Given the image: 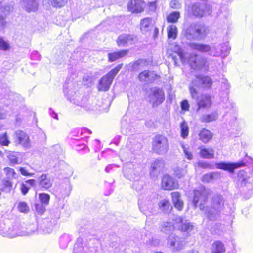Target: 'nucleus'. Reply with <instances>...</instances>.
Segmentation results:
<instances>
[{"label": "nucleus", "instance_id": "obj_23", "mask_svg": "<svg viewBox=\"0 0 253 253\" xmlns=\"http://www.w3.org/2000/svg\"><path fill=\"white\" fill-rule=\"evenodd\" d=\"M39 187L43 190H47L52 186L53 180L47 174H42L38 178Z\"/></svg>", "mask_w": 253, "mask_h": 253}, {"label": "nucleus", "instance_id": "obj_29", "mask_svg": "<svg viewBox=\"0 0 253 253\" xmlns=\"http://www.w3.org/2000/svg\"><path fill=\"white\" fill-rule=\"evenodd\" d=\"M153 24L154 21L152 18H145L140 21V29L142 32H147L152 28Z\"/></svg>", "mask_w": 253, "mask_h": 253}, {"label": "nucleus", "instance_id": "obj_30", "mask_svg": "<svg viewBox=\"0 0 253 253\" xmlns=\"http://www.w3.org/2000/svg\"><path fill=\"white\" fill-rule=\"evenodd\" d=\"M99 75L98 72H87L85 74L83 78V83L84 85H90L95 80L98 75Z\"/></svg>", "mask_w": 253, "mask_h": 253}, {"label": "nucleus", "instance_id": "obj_52", "mask_svg": "<svg viewBox=\"0 0 253 253\" xmlns=\"http://www.w3.org/2000/svg\"><path fill=\"white\" fill-rule=\"evenodd\" d=\"M17 209L19 212L26 213L29 211V207L25 202H20L18 204Z\"/></svg>", "mask_w": 253, "mask_h": 253}, {"label": "nucleus", "instance_id": "obj_25", "mask_svg": "<svg viewBox=\"0 0 253 253\" xmlns=\"http://www.w3.org/2000/svg\"><path fill=\"white\" fill-rule=\"evenodd\" d=\"M230 47L229 46L228 42H224L220 44V49L217 50L213 49L212 51V56H221L222 58L226 57L229 53Z\"/></svg>", "mask_w": 253, "mask_h": 253}, {"label": "nucleus", "instance_id": "obj_41", "mask_svg": "<svg viewBox=\"0 0 253 253\" xmlns=\"http://www.w3.org/2000/svg\"><path fill=\"white\" fill-rule=\"evenodd\" d=\"M79 135L77 137L79 138L76 139L77 140H79L80 139H83L84 138L83 141H86L88 137V136L91 134V131L86 128H82L78 131Z\"/></svg>", "mask_w": 253, "mask_h": 253}, {"label": "nucleus", "instance_id": "obj_6", "mask_svg": "<svg viewBox=\"0 0 253 253\" xmlns=\"http://www.w3.org/2000/svg\"><path fill=\"white\" fill-rule=\"evenodd\" d=\"M122 64L118 65L101 78L97 87L99 91H107L109 89L114 77L122 68Z\"/></svg>", "mask_w": 253, "mask_h": 253}, {"label": "nucleus", "instance_id": "obj_33", "mask_svg": "<svg viewBox=\"0 0 253 253\" xmlns=\"http://www.w3.org/2000/svg\"><path fill=\"white\" fill-rule=\"evenodd\" d=\"M12 187V183L10 180L3 179L0 183V195L2 193H7L10 192Z\"/></svg>", "mask_w": 253, "mask_h": 253}, {"label": "nucleus", "instance_id": "obj_39", "mask_svg": "<svg viewBox=\"0 0 253 253\" xmlns=\"http://www.w3.org/2000/svg\"><path fill=\"white\" fill-rule=\"evenodd\" d=\"M19 153L15 152H10L7 153V155L11 165H14L21 163V160L19 158Z\"/></svg>", "mask_w": 253, "mask_h": 253}, {"label": "nucleus", "instance_id": "obj_1", "mask_svg": "<svg viewBox=\"0 0 253 253\" xmlns=\"http://www.w3.org/2000/svg\"><path fill=\"white\" fill-rule=\"evenodd\" d=\"M167 54L172 57L175 65H178V61L180 60L183 63H185L187 62H189L191 67L194 69L204 72L208 70L209 66L205 59L195 55H191L189 60L188 61L180 46L176 44H172L169 46L167 50Z\"/></svg>", "mask_w": 253, "mask_h": 253}, {"label": "nucleus", "instance_id": "obj_54", "mask_svg": "<svg viewBox=\"0 0 253 253\" xmlns=\"http://www.w3.org/2000/svg\"><path fill=\"white\" fill-rule=\"evenodd\" d=\"M4 171L7 177V179L9 180L10 178H15L16 174L13 169L7 167L4 169Z\"/></svg>", "mask_w": 253, "mask_h": 253}, {"label": "nucleus", "instance_id": "obj_56", "mask_svg": "<svg viewBox=\"0 0 253 253\" xmlns=\"http://www.w3.org/2000/svg\"><path fill=\"white\" fill-rule=\"evenodd\" d=\"M54 7H62L67 2V0H48Z\"/></svg>", "mask_w": 253, "mask_h": 253}, {"label": "nucleus", "instance_id": "obj_40", "mask_svg": "<svg viewBox=\"0 0 253 253\" xmlns=\"http://www.w3.org/2000/svg\"><path fill=\"white\" fill-rule=\"evenodd\" d=\"M127 53L126 50H121L118 52H115L108 54L109 61L113 62L120 58L125 56Z\"/></svg>", "mask_w": 253, "mask_h": 253}, {"label": "nucleus", "instance_id": "obj_36", "mask_svg": "<svg viewBox=\"0 0 253 253\" xmlns=\"http://www.w3.org/2000/svg\"><path fill=\"white\" fill-rule=\"evenodd\" d=\"M200 156L205 159H213L214 157V150L212 148H201L200 152Z\"/></svg>", "mask_w": 253, "mask_h": 253}, {"label": "nucleus", "instance_id": "obj_7", "mask_svg": "<svg viewBox=\"0 0 253 253\" xmlns=\"http://www.w3.org/2000/svg\"><path fill=\"white\" fill-rule=\"evenodd\" d=\"M210 193L211 190L205 188L204 187L195 190L192 201L195 208L199 206L201 210H204L205 208L204 205L207 201Z\"/></svg>", "mask_w": 253, "mask_h": 253}, {"label": "nucleus", "instance_id": "obj_11", "mask_svg": "<svg viewBox=\"0 0 253 253\" xmlns=\"http://www.w3.org/2000/svg\"><path fill=\"white\" fill-rule=\"evenodd\" d=\"M211 12L210 6L206 4L197 2L193 4L191 7V13L196 17H202L210 15Z\"/></svg>", "mask_w": 253, "mask_h": 253}, {"label": "nucleus", "instance_id": "obj_45", "mask_svg": "<svg viewBox=\"0 0 253 253\" xmlns=\"http://www.w3.org/2000/svg\"><path fill=\"white\" fill-rule=\"evenodd\" d=\"M159 207L165 212H167L172 209L169 202L166 199L161 200L159 203Z\"/></svg>", "mask_w": 253, "mask_h": 253}, {"label": "nucleus", "instance_id": "obj_47", "mask_svg": "<svg viewBox=\"0 0 253 253\" xmlns=\"http://www.w3.org/2000/svg\"><path fill=\"white\" fill-rule=\"evenodd\" d=\"M131 128V126L126 123V119H123L121 122L122 133L125 135H126L130 131Z\"/></svg>", "mask_w": 253, "mask_h": 253}, {"label": "nucleus", "instance_id": "obj_38", "mask_svg": "<svg viewBox=\"0 0 253 253\" xmlns=\"http://www.w3.org/2000/svg\"><path fill=\"white\" fill-rule=\"evenodd\" d=\"M35 180L30 179L25 181L20 185V190L23 195H26L29 191L30 187L34 185Z\"/></svg>", "mask_w": 253, "mask_h": 253}, {"label": "nucleus", "instance_id": "obj_55", "mask_svg": "<svg viewBox=\"0 0 253 253\" xmlns=\"http://www.w3.org/2000/svg\"><path fill=\"white\" fill-rule=\"evenodd\" d=\"M44 204L42 203H37L35 205V210L36 212L40 215L44 213L45 211V207Z\"/></svg>", "mask_w": 253, "mask_h": 253}, {"label": "nucleus", "instance_id": "obj_58", "mask_svg": "<svg viewBox=\"0 0 253 253\" xmlns=\"http://www.w3.org/2000/svg\"><path fill=\"white\" fill-rule=\"evenodd\" d=\"M134 182L132 184V188L135 189L136 191H140L143 186V183L142 181H138V179L134 180Z\"/></svg>", "mask_w": 253, "mask_h": 253}, {"label": "nucleus", "instance_id": "obj_44", "mask_svg": "<svg viewBox=\"0 0 253 253\" xmlns=\"http://www.w3.org/2000/svg\"><path fill=\"white\" fill-rule=\"evenodd\" d=\"M70 237L68 234L62 235L59 239L60 247L62 249H66L70 241Z\"/></svg>", "mask_w": 253, "mask_h": 253}, {"label": "nucleus", "instance_id": "obj_50", "mask_svg": "<svg viewBox=\"0 0 253 253\" xmlns=\"http://www.w3.org/2000/svg\"><path fill=\"white\" fill-rule=\"evenodd\" d=\"M181 146L183 149L185 157L189 160L193 159V155L192 152L190 150L189 147L184 145L183 143H181Z\"/></svg>", "mask_w": 253, "mask_h": 253}, {"label": "nucleus", "instance_id": "obj_63", "mask_svg": "<svg viewBox=\"0 0 253 253\" xmlns=\"http://www.w3.org/2000/svg\"><path fill=\"white\" fill-rule=\"evenodd\" d=\"M31 59L33 60L39 61L41 60V55L36 51H33L31 54Z\"/></svg>", "mask_w": 253, "mask_h": 253}, {"label": "nucleus", "instance_id": "obj_34", "mask_svg": "<svg viewBox=\"0 0 253 253\" xmlns=\"http://www.w3.org/2000/svg\"><path fill=\"white\" fill-rule=\"evenodd\" d=\"M199 139L203 143H208L212 137L211 132L206 128H203L199 133Z\"/></svg>", "mask_w": 253, "mask_h": 253}, {"label": "nucleus", "instance_id": "obj_62", "mask_svg": "<svg viewBox=\"0 0 253 253\" xmlns=\"http://www.w3.org/2000/svg\"><path fill=\"white\" fill-rule=\"evenodd\" d=\"M199 166L202 168H209L211 169H215L214 166L212 165H211L209 163H208L206 162H199Z\"/></svg>", "mask_w": 253, "mask_h": 253}, {"label": "nucleus", "instance_id": "obj_2", "mask_svg": "<svg viewBox=\"0 0 253 253\" xmlns=\"http://www.w3.org/2000/svg\"><path fill=\"white\" fill-rule=\"evenodd\" d=\"M182 33L184 36L189 40L200 41L205 39L209 33V29L203 23L194 22L183 30Z\"/></svg>", "mask_w": 253, "mask_h": 253}, {"label": "nucleus", "instance_id": "obj_26", "mask_svg": "<svg viewBox=\"0 0 253 253\" xmlns=\"http://www.w3.org/2000/svg\"><path fill=\"white\" fill-rule=\"evenodd\" d=\"M198 106V110L201 108H209L211 105V98L208 94H203L200 97L196 98Z\"/></svg>", "mask_w": 253, "mask_h": 253}, {"label": "nucleus", "instance_id": "obj_27", "mask_svg": "<svg viewBox=\"0 0 253 253\" xmlns=\"http://www.w3.org/2000/svg\"><path fill=\"white\" fill-rule=\"evenodd\" d=\"M189 47L192 50H195L201 52H211V47L208 44L197 43H190L189 45Z\"/></svg>", "mask_w": 253, "mask_h": 253}, {"label": "nucleus", "instance_id": "obj_28", "mask_svg": "<svg viewBox=\"0 0 253 253\" xmlns=\"http://www.w3.org/2000/svg\"><path fill=\"white\" fill-rule=\"evenodd\" d=\"M173 204L174 207L179 211H181L183 207V202L181 199L180 194L178 192L171 193Z\"/></svg>", "mask_w": 253, "mask_h": 253}, {"label": "nucleus", "instance_id": "obj_15", "mask_svg": "<svg viewBox=\"0 0 253 253\" xmlns=\"http://www.w3.org/2000/svg\"><path fill=\"white\" fill-rule=\"evenodd\" d=\"M53 224L47 219H39L37 221V233L46 234L51 233Z\"/></svg>", "mask_w": 253, "mask_h": 253}, {"label": "nucleus", "instance_id": "obj_16", "mask_svg": "<svg viewBox=\"0 0 253 253\" xmlns=\"http://www.w3.org/2000/svg\"><path fill=\"white\" fill-rule=\"evenodd\" d=\"M245 164L242 163H229L225 162H216L214 164L215 168L227 171L230 173H233L234 170L239 167L244 166Z\"/></svg>", "mask_w": 253, "mask_h": 253}, {"label": "nucleus", "instance_id": "obj_49", "mask_svg": "<svg viewBox=\"0 0 253 253\" xmlns=\"http://www.w3.org/2000/svg\"><path fill=\"white\" fill-rule=\"evenodd\" d=\"M180 17V13L178 11L173 12L167 17V21L169 23L176 22Z\"/></svg>", "mask_w": 253, "mask_h": 253}, {"label": "nucleus", "instance_id": "obj_48", "mask_svg": "<svg viewBox=\"0 0 253 253\" xmlns=\"http://www.w3.org/2000/svg\"><path fill=\"white\" fill-rule=\"evenodd\" d=\"M181 136L183 138H186L189 134V126L184 121L180 124Z\"/></svg>", "mask_w": 253, "mask_h": 253}, {"label": "nucleus", "instance_id": "obj_13", "mask_svg": "<svg viewBox=\"0 0 253 253\" xmlns=\"http://www.w3.org/2000/svg\"><path fill=\"white\" fill-rule=\"evenodd\" d=\"M24 228L21 224H15L11 227H5L0 229V234L4 237L13 238L17 236H22L21 229Z\"/></svg>", "mask_w": 253, "mask_h": 253}, {"label": "nucleus", "instance_id": "obj_21", "mask_svg": "<svg viewBox=\"0 0 253 253\" xmlns=\"http://www.w3.org/2000/svg\"><path fill=\"white\" fill-rule=\"evenodd\" d=\"M162 187L165 190H171L178 187V183L168 175L163 176L162 180Z\"/></svg>", "mask_w": 253, "mask_h": 253}, {"label": "nucleus", "instance_id": "obj_61", "mask_svg": "<svg viewBox=\"0 0 253 253\" xmlns=\"http://www.w3.org/2000/svg\"><path fill=\"white\" fill-rule=\"evenodd\" d=\"M73 253H86L84 251V247L78 243L75 245Z\"/></svg>", "mask_w": 253, "mask_h": 253}, {"label": "nucleus", "instance_id": "obj_53", "mask_svg": "<svg viewBox=\"0 0 253 253\" xmlns=\"http://www.w3.org/2000/svg\"><path fill=\"white\" fill-rule=\"evenodd\" d=\"M10 141L8 139L6 133L0 134V144L2 146H7L10 144Z\"/></svg>", "mask_w": 253, "mask_h": 253}, {"label": "nucleus", "instance_id": "obj_19", "mask_svg": "<svg viewBox=\"0 0 253 253\" xmlns=\"http://www.w3.org/2000/svg\"><path fill=\"white\" fill-rule=\"evenodd\" d=\"M158 77L154 71L144 70L138 75V79L140 82L148 84L153 82Z\"/></svg>", "mask_w": 253, "mask_h": 253}, {"label": "nucleus", "instance_id": "obj_46", "mask_svg": "<svg viewBox=\"0 0 253 253\" xmlns=\"http://www.w3.org/2000/svg\"><path fill=\"white\" fill-rule=\"evenodd\" d=\"M174 229V226L171 222H164L161 225V231L166 234H169Z\"/></svg>", "mask_w": 253, "mask_h": 253}, {"label": "nucleus", "instance_id": "obj_60", "mask_svg": "<svg viewBox=\"0 0 253 253\" xmlns=\"http://www.w3.org/2000/svg\"><path fill=\"white\" fill-rule=\"evenodd\" d=\"M9 48V45L3 39H0V50H7Z\"/></svg>", "mask_w": 253, "mask_h": 253}, {"label": "nucleus", "instance_id": "obj_32", "mask_svg": "<svg viewBox=\"0 0 253 253\" xmlns=\"http://www.w3.org/2000/svg\"><path fill=\"white\" fill-rule=\"evenodd\" d=\"M225 247L222 242L215 241L211 245V253H224Z\"/></svg>", "mask_w": 253, "mask_h": 253}, {"label": "nucleus", "instance_id": "obj_17", "mask_svg": "<svg viewBox=\"0 0 253 253\" xmlns=\"http://www.w3.org/2000/svg\"><path fill=\"white\" fill-rule=\"evenodd\" d=\"M134 168V165L131 163H126L123 167L124 176L129 180L139 179V173Z\"/></svg>", "mask_w": 253, "mask_h": 253}, {"label": "nucleus", "instance_id": "obj_20", "mask_svg": "<svg viewBox=\"0 0 253 253\" xmlns=\"http://www.w3.org/2000/svg\"><path fill=\"white\" fill-rule=\"evenodd\" d=\"M135 41V37L131 34H123L120 35L117 40L119 46H125L132 44Z\"/></svg>", "mask_w": 253, "mask_h": 253}, {"label": "nucleus", "instance_id": "obj_9", "mask_svg": "<svg viewBox=\"0 0 253 253\" xmlns=\"http://www.w3.org/2000/svg\"><path fill=\"white\" fill-rule=\"evenodd\" d=\"M156 199L154 194L144 195L138 200V205L140 211L144 212L150 210L151 212Z\"/></svg>", "mask_w": 253, "mask_h": 253}, {"label": "nucleus", "instance_id": "obj_51", "mask_svg": "<svg viewBox=\"0 0 253 253\" xmlns=\"http://www.w3.org/2000/svg\"><path fill=\"white\" fill-rule=\"evenodd\" d=\"M39 199L41 201V203L47 206L49 204L50 200V195L47 193H40L39 194Z\"/></svg>", "mask_w": 253, "mask_h": 253}, {"label": "nucleus", "instance_id": "obj_42", "mask_svg": "<svg viewBox=\"0 0 253 253\" xmlns=\"http://www.w3.org/2000/svg\"><path fill=\"white\" fill-rule=\"evenodd\" d=\"M187 165L184 168H181L179 167H177L174 169V174L176 177L177 178H181L184 177L187 173L186 169Z\"/></svg>", "mask_w": 253, "mask_h": 253}, {"label": "nucleus", "instance_id": "obj_57", "mask_svg": "<svg viewBox=\"0 0 253 253\" xmlns=\"http://www.w3.org/2000/svg\"><path fill=\"white\" fill-rule=\"evenodd\" d=\"M193 225L191 223L187 221L182 224L181 227V231L184 232H190L193 230Z\"/></svg>", "mask_w": 253, "mask_h": 253}, {"label": "nucleus", "instance_id": "obj_31", "mask_svg": "<svg viewBox=\"0 0 253 253\" xmlns=\"http://www.w3.org/2000/svg\"><path fill=\"white\" fill-rule=\"evenodd\" d=\"M218 118V114L217 111H214L210 114L202 115L200 118V121L202 123H210L216 121Z\"/></svg>", "mask_w": 253, "mask_h": 253}, {"label": "nucleus", "instance_id": "obj_43", "mask_svg": "<svg viewBox=\"0 0 253 253\" xmlns=\"http://www.w3.org/2000/svg\"><path fill=\"white\" fill-rule=\"evenodd\" d=\"M168 37L169 38L175 39L177 35V28L175 25H171L167 28Z\"/></svg>", "mask_w": 253, "mask_h": 253}, {"label": "nucleus", "instance_id": "obj_64", "mask_svg": "<svg viewBox=\"0 0 253 253\" xmlns=\"http://www.w3.org/2000/svg\"><path fill=\"white\" fill-rule=\"evenodd\" d=\"M189 104L187 100L182 101L181 103V108L182 110L187 111L189 109Z\"/></svg>", "mask_w": 253, "mask_h": 253}, {"label": "nucleus", "instance_id": "obj_37", "mask_svg": "<svg viewBox=\"0 0 253 253\" xmlns=\"http://www.w3.org/2000/svg\"><path fill=\"white\" fill-rule=\"evenodd\" d=\"M24 228L21 229L22 236H26L32 235L36 232L37 233V224H31L29 225L27 227H25L22 225Z\"/></svg>", "mask_w": 253, "mask_h": 253}, {"label": "nucleus", "instance_id": "obj_59", "mask_svg": "<svg viewBox=\"0 0 253 253\" xmlns=\"http://www.w3.org/2000/svg\"><path fill=\"white\" fill-rule=\"evenodd\" d=\"M215 175V173L211 172L203 175L202 180L204 182H209L211 180H212L214 178V176Z\"/></svg>", "mask_w": 253, "mask_h": 253}, {"label": "nucleus", "instance_id": "obj_12", "mask_svg": "<svg viewBox=\"0 0 253 253\" xmlns=\"http://www.w3.org/2000/svg\"><path fill=\"white\" fill-rule=\"evenodd\" d=\"M184 240L174 234L170 235L167 239V246L172 252H177L183 249L184 245Z\"/></svg>", "mask_w": 253, "mask_h": 253}, {"label": "nucleus", "instance_id": "obj_35", "mask_svg": "<svg viewBox=\"0 0 253 253\" xmlns=\"http://www.w3.org/2000/svg\"><path fill=\"white\" fill-rule=\"evenodd\" d=\"M164 167V161L162 159H157L151 165L150 174L152 175L155 171H160Z\"/></svg>", "mask_w": 253, "mask_h": 253}, {"label": "nucleus", "instance_id": "obj_14", "mask_svg": "<svg viewBox=\"0 0 253 253\" xmlns=\"http://www.w3.org/2000/svg\"><path fill=\"white\" fill-rule=\"evenodd\" d=\"M235 181L239 188L247 186L249 189H253V179L250 177L244 171H240L238 172Z\"/></svg>", "mask_w": 253, "mask_h": 253}, {"label": "nucleus", "instance_id": "obj_4", "mask_svg": "<svg viewBox=\"0 0 253 253\" xmlns=\"http://www.w3.org/2000/svg\"><path fill=\"white\" fill-rule=\"evenodd\" d=\"M211 209L206 207L205 212L207 217L210 220H215L224 208V199L219 194H214L211 202Z\"/></svg>", "mask_w": 253, "mask_h": 253}, {"label": "nucleus", "instance_id": "obj_10", "mask_svg": "<svg viewBox=\"0 0 253 253\" xmlns=\"http://www.w3.org/2000/svg\"><path fill=\"white\" fill-rule=\"evenodd\" d=\"M148 99L153 107H157L165 100L164 92L161 89L153 88L151 89Z\"/></svg>", "mask_w": 253, "mask_h": 253}, {"label": "nucleus", "instance_id": "obj_3", "mask_svg": "<svg viewBox=\"0 0 253 253\" xmlns=\"http://www.w3.org/2000/svg\"><path fill=\"white\" fill-rule=\"evenodd\" d=\"M213 84L211 78L209 76H196L195 79L192 80L189 86V90L192 98L197 97L198 92L196 88L204 90L211 89Z\"/></svg>", "mask_w": 253, "mask_h": 253}, {"label": "nucleus", "instance_id": "obj_5", "mask_svg": "<svg viewBox=\"0 0 253 253\" xmlns=\"http://www.w3.org/2000/svg\"><path fill=\"white\" fill-rule=\"evenodd\" d=\"M64 93L67 99L73 104L84 108L88 111L95 109L94 106L91 105L87 98L85 97H81L79 92L72 89H65Z\"/></svg>", "mask_w": 253, "mask_h": 253}, {"label": "nucleus", "instance_id": "obj_18", "mask_svg": "<svg viewBox=\"0 0 253 253\" xmlns=\"http://www.w3.org/2000/svg\"><path fill=\"white\" fill-rule=\"evenodd\" d=\"M16 139L18 143L25 149H29L31 147V142L29 135L22 130L15 132Z\"/></svg>", "mask_w": 253, "mask_h": 253}, {"label": "nucleus", "instance_id": "obj_22", "mask_svg": "<svg viewBox=\"0 0 253 253\" xmlns=\"http://www.w3.org/2000/svg\"><path fill=\"white\" fill-rule=\"evenodd\" d=\"M144 5L142 0H131L128 4V9L132 13H141L144 10Z\"/></svg>", "mask_w": 253, "mask_h": 253}, {"label": "nucleus", "instance_id": "obj_24", "mask_svg": "<svg viewBox=\"0 0 253 253\" xmlns=\"http://www.w3.org/2000/svg\"><path fill=\"white\" fill-rule=\"evenodd\" d=\"M20 5L28 12H35L38 10V8L36 0H21Z\"/></svg>", "mask_w": 253, "mask_h": 253}, {"label": "nucleus", "instance_id": "obj_8", "mask_svg": "<svg viewBox=\"0 0 253 253\" xmlns=\"http://www.w3.org/2000/svg\"><path fill=\"white\" fill-rule=\"evenodd\" d=\"M169 145L167 138L162 135H156L153 139L152 149L159 155H164L168 151Z\"/></svg>", "mask_w": 253, "mask_h": 253}]
</instances>
